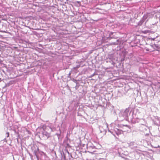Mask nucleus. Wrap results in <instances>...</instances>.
Returning a JSON list of instances; mask_svg holds the SVG:
<instances>
[{
    "label": "nucleus",
    "mask_w": 160,
    "mask_h": 160,
    "mask_svg": "<svg viewBox=\"0 0 160 160\" xmlns=\"http://www.w3.org/2000/svg\"><path fill=\"white\" fill-rule=\"evenodd\" d=\"M39 128L40 130H43L42 132L43 135L45 136L48 138L50 137V133L52 131V129L51 127L44 125L40 127Z\"/></svg>",
    "instance_id": "1"
},
{
    "label": "nucleus",
    "mask_w": 160,
    "mask_h": 160,
    "mask_svg": "<svg viewBox=\"0 0 160 160\" xmlns=\"http://www.w3.org/2000/svg\"><path fill=\"white\" fill-rule=\"evenodd\" d=\"M146 50L149 51L150 52H152L154 51H160V47L155 44L153 45H150L149 48H147Z\"/></svg>",
    "instance_id": "2"
},
{
    "label": "nucleus",
    "mask_w": 160,
    "mask_h": 160,
    "mask_svg": "<svg viewBox=\"0 0 160 160\" xmlns=\"http://www.w3.org/2000/svg\"><path fill=\"white\" fill-rule=\"evenodd\" d=\"M142 32L143 33L146 34L149 32V31L148 30H145L142 31Z\"/></svg>",
    "instance_id": "3"
},
{
    "label": "nucleus",
    "mask_w": 160,
    "mask_h": 160,
    "mask_svg": "<svg viewBox=\"0 0 160 160\" xmlns=\"http://www.w3.org/2000/svg\"><path fill=\"white\" fill-rule=\"evenodd\" d=\"M123 126L127 127L128 128H129V126L128 125H123Z\"/></svg>",
    "instance_id": "4"
},
{
    "label": "nucleus",
    "mask_w": 160,
    "mask_h": 160,
    "mask_svg": "<svg viewBox=\"0 0 160 160\" xmlns=\"http://www.w3.org/2000/svg\"><path fill=\"white\" fill-rule=\"evenodd\" d=\"M7 137H8L9 136V133L8 132H7Z\"/></svg>",
    "instance_id": "5"
},
{
    "label": "nucleus",
    "mask_w": 160,
    "mask_h": 160,
    "mask_svg": "<svg viewBox=\"0 0 160 160\" xmlns=\"http://www.w3.org/2000/svg\"><path fill=\"white\" fill-rule=\"evenodd\" d=\"M150 39H151V40H154V39H155V38H151Z\"/></svg>",
    "instance_id": "6"
},
{
    "label": "nucleus",
    "mask_w": 160,
    "mask_h": 160,
    "mask_svg": "<svg viewBox=\"0 0 160 160\" xmlns=\"http://www.w3.org/2000/svg\"><path fill=\"white\" fill-rule=\"evenodd\" d=\"M2 157V158L1 159V160H2V159H3V158H2L3 157Z\"/></svg>",
    "instance_id": "7"
}]
</instances>
